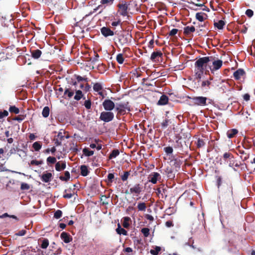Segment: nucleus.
I'll return each instance as SVG.
<instances>
[{
    "mask_svg": "<svg viewBox=\"0 0 255 255\" xmlns=\"http://www.w3.org/2000/svg\"><path fill=\"white\" fill-rule=\"evenodd\" d=\"M213 56L203 57L198 59L195 63V77L198 81L201 80L209 62L213 61Z\"/></svg>",
    "mask_w": 255,
    "mask_h": 255,
    "instance_id": "1",
    "label": "nucleus"
},
{
    "mask_svg": "<svg viewBox=\"0 0 255 255\" xmlns=\"http://www.w3.org/2000/svg\"><path fill=\"white\" fill-rule=\"evenodd\" d=\"M130 111L128 102H120L115 104V110L117 112V116L125 115L126 110Z\"/></svg>",
    "mask_w": 255,
    "mask_h": 255,
    "instance_id": "2",
    "label": "nucleus"
},
{
    "mask_svg": "<svg viewBox=\"0 0 255 255\" xmlns=\"http://www.w3.org/2000/svg\"><path fill=\"white\" fill-rule=\"evenodd\" d=\"M143 187L142 184L137 183L134 184L129 189V191L126 190V194H132L133 195L138 196L143 191Z\"/></svg>",
    "mask_w": 255,
    "mask_h": 255,
    "instance_id": "3",
    "label": "nucleus"
},
{
    "mask_svg": "<svg viewBox=\"0 0 255 255\" xmlns=\"http://www.w3.org/2000/svg\"><path fill=\"white\" fill-rule=\"evenodd\" d=\"M222 196L225 199H231L233 198V187L231 184H227L225 186Z\"/></svg>",
    "mask_w": 255,
    "mask_h": 255,
    "instance_id": "4",
    "label": "nucleus"
},
{
    "mask_svg": "<svg viewBox=\"0 0 255 255\" xmlns=\"http://www.w3.org/2000/svg\"><path fill=\"white\" fill-rule=\"evenodd\" d=\"M114 118V114L111 111L102 112L100 116V119L105 123H109L113 121Z\"/></svg>",
    "mask_w": 255,
    "mask_h": 255,
    "instance_id": "5",
    "label": "nucleus"
},
{
    "mask_svg": "<svg viewBox=\"0 0 255 255\" xmlns=\"http://www.w3.org/2000/svg\"><path fill=\"white\" fill-rule=\"evenodd\" d=\"M102 106L105 111H112L115 109V103L109 99H105L103 103Z\"/></svg>",
    "mask_w": 255,
    "mask_h": 255,
    "instance_id": "6",
    "label": "nucleus"
},
{
    "mask_svg": "<svg viewBox=\"0 0 255 255\" xmlns=\"http://www.w3.org/2000/svg\"><path fill=\"white\" fill-rule=\"evenodd\" d=\"M131 34L129 33H127L126 34H121L119 36V42L121 45H124L130 43L131 41Z\"/></svg>",
    "mask_w": 255,
    "mask_h": 255,
    "instance_id": "7",
    "label": "nucleus"
},
{
    "mask_svg": "<svg viewBox=\"0 0 255 255\" xmlns=\"http://www.w3.org/2000/svg\"><path fill=\"white\" fill-rule=\"evenodd\" d=\"M115 0H101L100 1L101 4L99 5L95 8L93 9V11H90L88 14H86L85 17L89 16L97 11L99 8H100L102 5H111L114 3Z\"/></svg>",
    "mask_w": 255,
    "mask_h": 255,
    "instance_id": "8",
    "label": "nucleus"
},
{
    "mask_svg": "<svg viewBox=\"0 0 255 255\" xmlns=\"http://www.w3.org/2000/svg\"><path fill=\"white\" fill-rule=\"evenodd\" d=\"M195 105L198 106H206L207 105V98L205 97L198 96L193 97L191 98Z\"/></svg>",
    "mask_w": 255,
    "mask_h": 255,
    "instance_id": "9",
    "label": "nucleus"
},
{
    "mask_svg": "<svg viewBox=\"0 0 255 255\" xmlns=\"http://www.w3.org/2000/svg\"><path fill=\"white\" fill-rule=\"evenodd\" d=\"M195 31V28L194 26H187L184 28L183 33L186 37L192 38L193 36L192 33Z\"/></svg>",
    "mask_w": 255,
    "mask_h": 255,
    "instance_id": "10",
    "label": "nucleus"
},
{
    "mask_svg": "<svg viewBox=\"0 0 255 255\" xmlns=\"http://www.w3.org/2000/svg\"><path fill=\"white\" fill-rule=\"evenodd\" d=\"M163 56L162 52L160 50H157L152 53L150 56V60L152 62H159V58H162Z\"/></svg>",
    "mask_w": 255,
    "mask_h": 255,
    "instance_id": "11",
    "label": "nucleus"
},
{
    "mask_svg": "<svg viewBox=\"0 0 255 255\" xmlns=\"http://www.w3.org/2000/svg\"><path fill=\"white\" fill-rule=\"evenodd\" d=\"M65 132L64 131H60L57 135V138H54V143L56 146L61 145L62 144V141L64 140L65 135Z\"/></svg>",
    "mask_w": 255,
    "mask_h": 255,
    "instance_id": "12",
    "label": "nucleus"
},
{
    "mask_svg": "<svg viewBox=\"0 0 255 255\" xmlns=\"http://www.w3.org/2000/svg\"><path fill=\"white\" fill-rule=\"evenodd\" d=\"M118 6L120 9V15L124 16L128 15V4L127 3H120L118 5Z\"/></svg>",
    "mask_w": 255,
    "mask_h": 255,
    "instance_id": "13",
    "label": "nucleus"
},
{
    "mask_svg": "<svg viewBox=\"0 0 255 255\" xmlns=\"http://www.w3.org/2000/svg\"><path fill=\"white\" fill-rule=\"evenodd\" d=\"M101 32L102 34L106 37L113 36L115 34L114 32L110 28L105 26L101 28Z\"/></svg>",
    "mask_w": 255,
    "mask_h": 255,
    "instance_id": "14",
    "label": "nucleus"
},
{
    "mask_svg": "<svg viewBox=\"0 0 255 255\" xmlns=\"http://www.w3.org/2000/svg\"><path fill=\"white\" fill-rule=\"evenodd\" d=\"M53 176L52 173L45 172H44L40 176V179L42 181L45 183H48L51 181Z\"/></svg>",
    "mask_w": 255,
    "mask_h": 255,
    "instance_id": "15",
    "label": "nucleus"
},
{
    "mask_svg": "<svg viewBox=\"0 0 255 255\" xmlns=\"http://www.w3.org/2000/svg\"><path fill=\"white\" fill-rule=\"evenodd\" d=\"M246 75V72L244 69L240 68L234 72L233 74L235 80H239L241 79L242 77Z\"/></svg>",
    "mask_w": 255,
    "mask_h": 255,
    "instance_id": "16",
    "label": "nucleus"
},
{
    "mask_svg": "<svg viewBox=\"0 0 255 255\" xmlns=\"http://www.w3.org/2000/svg\"><path fill=\"white\" fill-rule=\"evenodd\" d=\"M223 65V61L221 60H214L213 61V68H210L212 72L219 69Z\"/></svg>",
    "mask_w": 255,
    "mask_h": 255,
    "instance_id": "17",
    "label": "nucleus"
},
{
    "mask_svg": "<svg viewBox=\"0 0 255 255\" xmlns=\"http://www.w3.org/2000/svg\"><path fill=\"white\" fill-rule=\"evenodd\" d=\"M160 175L157 172H153L149 175V181L152 184H156L158 179H160Z\"/></svg>",
    "mask_w": 255,
    "mask_h": 255,
    "instance_id": "18",
    "label": "nucleus"
},
{
    "mask_svg": "<svg viewBox=\"0 0 255 255\" xmlns=\"http://www.w3.org/2000/svg\"><path fill=\"white\" fill-rule=\"evenodd\" d=\"M60 237L65 243H69L72 240V238L70 235L65 232H63L61 234Z\"/></svg>",
    "mask_w": 255,
    "mask_h": 255,
    "instance_id": "19",
    "label": "nucleus"
},
{
    "mask_svg": "<svg viewBox=\"0 0 255 255\" xmlns=\"http://www.w3.org/2000/svg\"><path fill=\"white\" fill-rule=\"evenodd\" d=\"M66 162L58 161L55 164V169L57 171H61L66 168Z\"/></svg>",
    "mask_w": 255,
    "mask_h": 255,
    "instance_id": "20",
    "label": "nucleus"
},
{
    "mask_svg": "<svg viewBox=\"0 0 255 255\" xmlns=\"http://www.w3.org/2000/svg\"><path fill=\"white\" fill-rule=\"evenodd\" d=\"M169 98L168 97L165 95H162L157 102L158 105H166L168 102Z\"/></svg>",
    "mask_w": 255,
    "mask_h": 255,
    "instance_id": "21",
    "label": "nucleus"
},
{
    "mask_svg": "<svg viewBox=\"0 0 255 255\" xmlns=\"http://www.w3.org/2000/svg\"><path fill=\"white\" fill-rule=\"evenodd\" d=\"M229 166L233 168L235 171L237 170L235 167L239 168L241 165V163H239L238 161L235 159L234 157L229 160Z\"/></svg>",
    "mask_w": 255,
    "mask_h": 255,
    "instance_id": "22",
    "label": "nucleus"
},
{
    "mask_svg": "<svg viewBox=\"0 0 255 255\" xmlns=\"http://www.w3.org/2000/svg\"><path fill=\"white\" fill-rule=\"evenodd\" d=\"M30 52L32 57L34 59H38L42 54V52L39 49L31 50Z\"/></svg>",
    "mask_w": 255,
    "mask_h": 255,
    "instance_id": "23",
    "label": "nucleus"
},
{
    "mask_svg": "<svg viewBox=\"0 0 255 255\" xmlns=\"http://www.w3.org/2000/svg\"><path fill=\"white\" fill-rule=\"evenodd\" d=\"M81 174L83 176H87L90 171L88 169V167L85 165H82L80 166Z\"/></svg>",
    "mask_w": 255,
    "mask_h": 255,
    "instance_id": "24",
    "label": "nucleus"
},
{
    "mask_svg": "<svg viewBox=\"0 0 255 255\" xmlns=\"http://www.w3.org/2000/svg\"><path fill=\"white\" fill-rule=\"evenodd\" d=\"M118 228L116 229V232L119 235H123L125 236H126L128 235L127 231L124 229V228H122L121 227V226L120 223L118 224Z\"/></svg>",
    "mask_w": 255,
    "mask_h": 255,
    "instance_id": "25",
    "label": "nucleus"
},
{
    "mask_svg": "<svg viewBox=\"0 0 255 255\" xmlns=\"http://www.w3.org/2000/svg\"><path fill=\"white\" fill-rule=\"evenodd\" d=\"M176 138H177V139L176 140L174 147L175 148L181 149L183 148V145L181 142L180 141V139H181V136L179 135L176 136Z\"/></svg>",
    "mask_w": 255,
    "mask_h": 255,
    "instance_id": "26",
    "label": "nucleus"
},
{
    "mask_svg": "<svg viewBox=\"0 0 255 255\" xmlns=\"http://www.w3.org/2000/svg\"><path fill=\"white\" fill-rule=\"evenodd\" d=\"M238 133V130L237 129L233 128L229 130L227 132V134L228 138H231L234 137Z\"/></svg>",
    "mask_w": 255,
    "mask_h": 255,
    "instance_id": "27",
    "label": "nucleus"
},
{
    "mask_svg": "<svg viewBox=\"0 0 255 255\" xmlns=\"http://www.w3.org/2000/svg\"><path fill=\"white\" fill-rule=\"evenodd\" d=\"M64 176H60L59 179L62 181H67L70 178V174L69 171H66L64 172Z\"/></svg>",
    "mask_w": 255,
    "mask_h": 255,
    "instance_id": "28",
    "label": "nucleus"
},
{
    "mask_svg": "<svg viewBox=\"0 0 255 255\" xmlns=\"http://www.w3.org/2000/svg\"><path fill=\"white\" fill-rule=\"evenodd\" d=\"M83 97V94L82 92L80 90H76V94L74 97V99L76 101H79L81 99V98Z\"/></svg>",
    "mask_w": 255,
    "mask_h": 255,
    "instance_id": "29",
    "label": "nucleus"
},
{
    "mask_svg": "<svg viewBox=\"0 0 255 255\" xmlns=\"http://www.w3.org/2000/svg\"><path fill=\"white\" fill-rule=\"evenodd\" d=\"M42 147V143L40 141H36L32 144V147L34 149L35 151H38Z\"/></svg>",
    "mask_w": 255,
    "mask_h": 255,
    "instance_id": "30",
    "label": "nucleus"
},
{
    "mask_svg": "<svg viewBox=\"0 0 255 255\" xmlns=\"http://www.w3.org/2000/svg\"><path fill=\"white\" fill-rule=\"evenodd\" d=\"M123 226L125 228H128L129 226V222L130 221V218L128 217H125L123 218Z\"/></svg>",
    "mask_w": 255,
    "mask_h": 255,
    "instance_id": "31",
    "label": "nucleus"
},
{
    "mask_svg": "<svg viewBox=\"0 0 255 255\" xmlns=\"http://www.w3.org/2000/svg\"><path fill=\"white\" fill-rule=\"evenodd\" d=\"M225 25V23L222 20H220L218 22L214 23V26L217 27L219 29H222Z\"/></svg>",
    "mask_w": 255,
    "mask_h": 255,
    "instance_id": "32",
    "label": "nucleus"
},
{
    "mask_svg": "<svg viewBox=\"0 0 255 255\" xmlns=\"http://www.w3.org/2000/svg\"><path fill=\"white\" fill-rule=\"evenodd\" d=\"M119 154L120 151L118 149H114L112 151V152L109 155V158L110 159L114 158L116 157L117 156H118Z\"/></svg>",
    "mask_w": 255,
    "mask_h": 255,
    "instance_id": "33",
    "label": "nucleus"
},
{
    "mask_svg": "<svg viewBox=\"0 0 255 255\" xmlns=\"http://www.w3.org/2000/svg\"><path fill=\"white\" fill-rule=\"evenodd\" d=\"M50 109L47 106L44 107L42 112V115L44 118H47L49 115Z\"/></svg>",
    "mask_w": 255,
    "mask_h": 255,
    "instance_id": "34",
    "label": "nucleus"
},
{
    "mask_svg": "<svg viewBox=\"0 0 255 255\" xmlns=\"http://www.w3.org/2000/svg\"><path fill=\"white\" fill-rule=\"evenodd\" d=\"M93 90L97 92H99L103 90V87L100 83H96L94 84Z\"/></svg>",
    "mask_w": 255,
    "mask_h": 255,
    "instance_id": "35",
    "label": "nucleus"
},
{
    "mask_svg": "<svg viewBox=\"0 0 255 255\" xmlns=\"http://www.w3.org/2000/svg\"><path fill=\"white\" fill-rule=\"evenodd\" d=\"M212 85L214 86V85L212 84V83L209 80L203 81L201 83V87L204 88L205 87H207L208 89L210 88V86Z\"/></svg>",
    "mask_w": 255,
    "mask_h": 255,
    "instance_id": "36",
    "label": "nucleus"
},
{
    "mask_svg": "<svg viewBox=\"0 0 255 255\" xmlns=\"http://www.w3.org/2000/svg\"><path fill=\"white\" fill-rule=\"evenodd\" d=\"M146 208V204L144 202H139L137 204V209L140 211H145Z\"/></svg>",
    "mask_w": 255,
    "mask_h": 255,
    "instance_id": "37",
    "label": "nucleus"
},
{
    "mask_svg": "<svg viewBox=\"0 0 255 255\" xmlns=\"http://www.w3.org/2000/svg\"><path fill=\"white\" fill-rule=\"evenodd\" d=\"M114 178L115 175L114 173H109V174L108 175L107 180H106L108 185H111V184L113 182Z\"/></svg>",
    "mask_w": 255,
    "mask_h": 255,
    "instance_id": "38",
    "label": "nucleus"
},
{
    "mask_svg": "<svg viewBox=\"0 0 255 255\" xmlns=\"http://www.w3.org/2000/svg\"><path fill=\"white\" fill-rule=\"evenodd\" d=\"M41 248L42 249H46L48 245H49V241L47 239H43L41 241Z\"/></svg>",
    "mask_w": 255,
    "mask_h": 255,
    "instance_id": "39",
    "label": "nucleus"
},
{
    "mask_svg": "<svg viewBox=\"0 0 255 255\" xmlns=\"http://www.w3.org/2000/svg\"><path fill=\"white\" fill-rule=\"evenodd\" d=\"M84 154L86 156H90L93 155L94 152L93 150H90L88 148H85L83 149Z\"/></svg>",
    "mask_w": 255,
    "mask_h": 255,
    "instance_id": "40",
    "label": "nucleus"
},
{
    "mask_svg": "<svg viewBox=\"0 0 255 255\" xmlns=\"http://www.w3.org/2000/svg\"><path fill=\"white\" fill-rule=\"evenodd\" d=\"M9 111L11 113H14L15 114H17L19 113V109L16 107L15 106H10L9 108Z\"/></svg>",
    "mask_w": 255,
    "mask_h": 255,
    "instance_id": "41",
    "label": "nucleus"
},
{
    "mask_svg": "<svg viewBox=\"0 0 255 255\" xmlns=\"http://www.w3.org/2000/svg\"><path fill=\"white\" fill-rule=\"evenodd\" d=\"M176 212V209L174 207H170L165 210V213L168 215H171Z\"/></svg>",
    "mask_w": 255,
    "mask_h": 255,
    "instance_id": "42",
    "label": "nucleus"
},
{
    "mask_svg": "<svg viewBox=\"0 0 255 255\" xmlns=\"http://www.w3.org/2000/svg\"><path fill=\"white\" fill-rule=\"evenodd\" d=\"M160 251L161 248L158 246H156L154 250H151L150 251V253L152 255H158Z\"/></svg>",
    "mask_w": 255,
    "mask_h": 255,
    "instance_id": "43",
    "label": "nucleus"
},
{
    "mask_svg": "<svg viewBox=\"0 0 255 255\" xmlns=\"http://www.w3.org/2000/svg\"><path fill=\"white\" fill-rule=\"evenodd\" d=\"M205 145V142L204 141V140L203 139L199 138L196 143L197 148H201L203 147Z\"/></svg>",
    "mask_w": 255,
    "mask_h": 255,
    "instance_id": "44",
    "label": "nucleus"
},
{
    "mask_svg": "<svg viewBox=\"0 0 255 255\" xmlns=\"http://www.w3.org/2000/svg\"><path fill=\"white\" fill-rule=\"evenodd\" d=\"M116 59L119 64H123L124 61V58L123 54L120 53L117 55Z\"/></svg>",
    "mask_w": 255,
    "mask_h": 255,
    "instance_id": "45",
    "label": "nucleus"
},
{
    "mask_svg": "<svg viewBox=\"0 0 255 255\" xmlns=\"http://www.w3.org/2000/svg\"><path fill=\"white\" fill-rule=\"evenodd\" d=\"M173 165L175 166V168H180L181 165L182 164V161L180 159L178 158H175L173 160Z\"/></svg>",
    "mask_w": 255,
    "mask_h": 255,
    "instance_id": "46",
    "label": "nucleus"
},
{
    "mask_svg": "<svg viewBox=\"0 0 255 255\" xmlns=\"http://www.w3.org/2000/svg\"><path fill=\"white\" fill-rule=\"evenodd\" d=\"M71 188H70L69 189H65V191H64V192L65 193L63 196V197L64 198H66V199H70V198H71L73 196V193H67L66 192L67 191H69L70 190H71Z\"/></svg>",
    "mask_w": 255,
    "mask_h": 255,
    "instance_id": "47",
    "label": "nucleus"
},
{
    "mask_svg": "<svg viewBox=\"0 0 255 255\" xmlns=\"http://www.w3.org/2000/svg\"><path fill=\"white\" fill-rule=\"evenodd\" d=\"M141 232L143 234L144 237H147L149 235L150 230L147 228H143L141 230Z\"/></svg>",
    "mask_w": 255,
    "mask_h": 255,
    "instance_id": "48",
    "label": "nucleus"
},
{
    "mask_svg": "<svg viewBox=\"0 0 255 255\" xmlns=\"http://www.w3.org/2000/svg\"><path fill=\"white\" fill-rule=\"evenodd\" d=\"M64 95H67L68 98H71L74 95V92L71 91L69 88H66L64 91Z\"/></svg>",
    "mask_w": 255,
    "mask_h": 255,
    "instance_id": "49",
    "label": "nucleus"
},
{
    "mask_svg": "<svg viewBox=\"0 0 255 255\" xmlns=\"http://www.w3.org/2000/svg\"><path fill=\"white\" fill-rule=\"evenodd\" d=\"M47 163L49 164H54L56 162V159L54 157L49 156L47 157L46 159Z\"/></svg>",
    "mask_w": 255,
    "mask_h": 255,
    "instance_id": "50",
    "label": "nucleus"
},
{
    "mask_svg": "<svg viewBox=\"0 0 255 255\" xmlns=\"http://www.w3.org/2000/svg\"><path fill=\"white\" fill-rule=\"evenodd\" d=\"M223 158L224 160H226L227 159L229 158V160H231V159L233 158L234 156L233 155L230 153V152H225L223 154Z\"/></svg>",
    "mask_w": 255,
    "mask_h": 255,
    "instance_id": "51",
    "label": "nucleus"
},
{
    "mask_svg": "<svg viewBox=\"0 0 255 255\" xmlns=\"http://www.w3.org/2000/svg\"><path fill=\"white\" fill-rule=\"evenodd\" d=\"M30 189V186L29 184L26 183H21L20 185V189L21 190H28Z\"/></svg>",
    "mask_w": 255,
    "mask_h": 255,
    "instance_id": "52",
    "label": "nucleus"
},
{
    "mask_svg": "<svg viewBox=\"0 0 255 255\" xmlns=\"http://www.w3.org/2000/svg\"><path fill=\"white\" fill-rule=\"evenodd\" d=\"M129 175H130V171L125 172L124 174L121 176V179L123 181H125L127 180Z\"/></svg>",
    "mask_w": 255,
    "mask_h": 255,
    "instance_id": "53",
    "label": "nucleus"
},
{
    "mask_svg": "<svg viewBox=\"0 0 255 255\" xmlns=\"http://www.w3.org/2000/svg\"><path fill=\"white\" fill-rule=\"evenodd\" d=\"M62 215V212L60 210H57L54 214V217L57 219L60 218Z\"/></svg>",
    "mask_w": 255,
    "mask_h": 255,
    "instance_id": "54",
    "label": "nucleus"
},
{
    "mask_svg": "<svg viewBox=\"0 0 255 255\" xmlns=\"http://www.w3.org/2000/svg\"><path fill=\"white\" fill-rule=\"evenodd\" d=\"M43 163L42 160H32L30 161V165H39Z\"/></svg>",
    "mask_w": 255,
    "mask_h": 255,
    "instance_id": "55",
    "label": "nucleus"
},
{
    "mask_svg": "<svg viewBox=\"0 0 255 255\" xmlns=\"http://www.w3.org/2000/svg\"><path fill=\"white\" fill-rule=\"evenodd\" d=\"M196 18L199 21H203L204 20L203 14L202 13L198 12L196 14Z\"/></svg>",
    "mask_w": 255,
    "mask_h": 255,
    "instance_id": "56",
    "label": "nucleus"
},
{
    "mask_svg": "<svg viewBox=\"0 0 255 255\" xmlns=\"http://www.w3.org/2000/svg\"><path fill=\"white\" fill-rule=\"evenodd\" d=\"M163 150L167 154H171L173 152V148L170 146L165 147Z\"/></svg>",
    "mask_w": 255,
    "mask_h": 255,
    "instance_id": "57",
    "label": "nucleus"
},
{
    "mask_svg": "<svg viewBox=\"0 0 255 255\" xmlns=\"http://www.w3.org/2000/svg\"><path fill=\"white\" fill-rule=\"evenodd\" d=\"M84 105L85 106V108L89 110L91 108V102L90 100H86L85 101Z\"/></svg>",
    "mask_w": 255,
    "mask_h": 255,
    "instance_id": "58",
    "label": "nucleus"
},
{
    "mask_svg": "<svg viewBox=\"0 0 255 255\" xmlns=\"http://www.w3.org/2000/svg\"><path fill=\"white\" fill-rule=\"evenodd\" d=\"M17 152H18V155L20 157H25L26 156V152L21 149H17Z\"/></svg>",
    "mask_w": 255,
    "mask_h": 255,
    "instance_id": "59",
    "label": "nucleus"
},
{
    "mask_svg": "<svg viewBox=\"0 0 255 255\" xmlns=\"http://www.w3.org/2000/svg\"><path fill=\"white\" fill-rule=\"evenodd\" d=\"M75 77H76V79L77 80L78 82H80L82 81H85L87 82L88 81V78H84L82 77L79 75H75Z\"/></svg>",
    "mask_w": 255,
    "mask_h": 255,
    "instance_id": "60",
    "label": "nucleus"
},
{
    "mask_svg": "<svg viewBox=\"0 0 255 255\" xmlns=\"http://www.w3.org/2000/svg\"><path fill=\"white\" fill-rule=\"evenodd\" d=\"M245 13L250 18L254 15V11L251 9H248L246 11Z\"/></svg>",
    "mask_w": 255,
    "mask_h": 255,
    "instance_id": "61",
    "label": "nucleus"
},
{
    "mask_svg": "<svg viewBox=\"0 0 255 255\" xmlns=\"http://www.w3.org/2000/svg\"><path fill=\"white\" fill-rule=\"evenodd\" d=\"M8 115V113L7 111L4 110L3 112L0 111V119L3 117H7Z\"/></svg>",
    "mask_w": 255,
    "mask_h": 255,
    "instance_id": "62",
    "label": "nucleus"
},
{
    "mask_svg": "<svg viewBox=\"0 0 255 255\" xmlns=\"http://www.w3.org/2000/svg\"><path fill=\"white\" fill-rule=\"evenodd\" d=\"M178 30L177 29H172L169 33V36H174L175 34H177L178 32Z\"/></svg>",
    "mask_w": 255,
    "mask_h": 255,
    "instance_id": "63",
    "label": "nucleus"
},
{
    "mask_svg": "<svg viewBox=\"0 0 255 255\" xmlns=\"http://www.w3.org/2000/svg\"><path fill=\"white\" fill-rule=\"evenodd\" d=\"M26 231L25 230H22L19 231L18 232L15 233V235L18 236H23L26 234Z\"/></svg>",
    "mask_w": 255,
    "mask_h": 255,
    "instance_id": "64",
    "label": "nucleus"
}]
</instances>
